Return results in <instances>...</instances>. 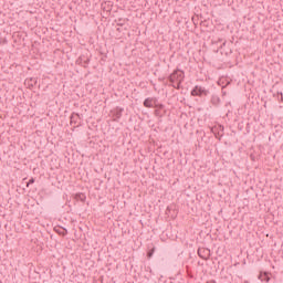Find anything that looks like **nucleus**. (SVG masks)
<instances>
[{
	"label": "nucleus",
	"instance_id": "f03ea898",
	"mask_svg": "<svg viewBox=\"0 0 283 283\" xmlns=\"http://www.w3.org/2000/svg\"><path fill=\"white\" fill-rule=\"evenodd\" d=\"M207 94H208L207 90L202 88L201 86H196L191 91L192 96H207Z\"/></svg>",
	"mask_w": 283,
	"mask_h": 283
},
{
	"label": "nucleus",
	"instance_id": "0eeeda50",
	"mask_svg": "<svg viewBox=\"0 0 283 283\" xmlns=\"http://www.w3.org/2000/svg\"><path fill=\"white\" fill-rule=\"evenodd\" d=\"M208 283H216V281H210V282H208Z\"/></svg>",
	"mask_w": 283,
	"mask_h": 283
},
{
	"label": "nucleus",
	"instance_id": "6e6552de",
	"mask_svg": "<svg viewBox=\"0 0 283 283\" xmlns=\"http://www.w3.org/2000/svg\"><path fill=\"white\" fill-rule=\"evenodd\" d=\"M148 255H149V258H151V253H149Z\"/></svg>",
	"mask_w": 283,
	"mask_h": 283
},
{
	"label": "nucleus",
	"instance_id": "7ed1b4c3",
	"mask_svg": "<svg viewBox=\"0 0 283 283\" xmlns=\"http://www.w3.org/2000/svg\"><path fill=\"white\" fill-rule=\"evenodd\" d=\"M144 107H163V105H158L156 104V99L155 98H146L144 101Z\"/></svg>",
	"mask_w": 283,
	"mask_h": 283
},
{
	"label": "nucleus",
	"instance_id": "f257e3e1",
	"mask_svg": "<svg viewBox=\"0 0 283 283\" xmlns=\"http://www.w3.org/2000/svg\"><path fill=\"white\" fill-rule=\"evenodd\" d=\"M169 81L172 87H176V90H180V83L185 81V72H182L181 70L175 71L172 74H170Z\"/></svg>",
	"mask_w": 283,
	"mask_h": 283
},
{
	"label": "nucleus",
	"instance_id": "39448f33",
	"mask_svg": "<svg viewBox=\"0 0 283 283\" xmlns=\"http://www.w3.org/2000/svg\"><path fill=\"white\" fill-rule=\"evenodd\" d=\"M259 279L261 280V282H269L271 280V277H269V273H266V272L261 273L259 275Z\"/></svg>",
	"mask_w": 283,
	"mask_h": 283
},
{
	"label": "nucleus",
	"instance_id": "20e7f679",
	"mask_svg": "<svg viewBox=\"0 0 283 283\" xmlns=\"http://www.w3.org/2000/svg\"><path fill=\"white\" fill-rule=\"evenodd\" d=\"M25 85L27 87H29V90H32V87H34V85H36V80L35 78H28L25 80Z\"/></svg>",
	"mask_w": 283,
	"mask_h": 283
},
{
	"label": "nucleus",
	"instance_id": "423d86ee",
	"mask_svg": "<svg viewBox=\"0 0 283 283\" xmlns=\"http://www.w3.org/2000/svg\"><path fill=\"white\" fill-rule=\"evenodd\" d=\"M157 109L155 111V115L156 116H163V115H160V111H158V109H163V107H156Z\"/></svg>",
	"mask_w": 283,
	"mask_h": 283
}]
</instances>
